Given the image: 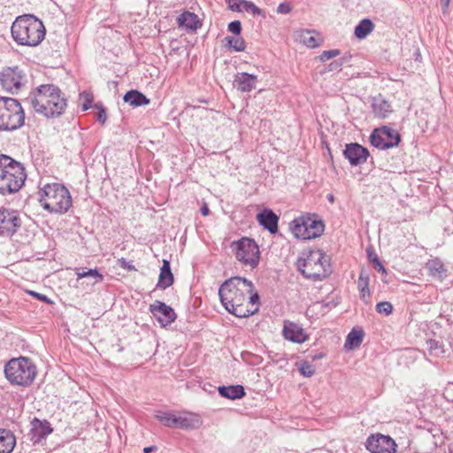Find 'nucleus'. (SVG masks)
<instances>
[{
	"label": "nucleus",
	"mask_w": 453,
	"mask_h": 453,
	"mask_svg": "<svg viewBox=\"0 0 453 453\" xmlns=\"http://www.w3.org/2000/svg\"><path fill=\"white\" fill-rule=\"evenodd\" d=\"M27 100L35 111L47 118L61 116L67 105L64 94L53 84L39 86Z\"/></svg>",
	"instance_id": "nucleus-2"
},
{
	"label": "nucleus",
	"mask_w": 453,
	"mask_h": 453,
	"mask_svg": "<svg viewBox=\"0 0 453 453\" xmlns=\"http://www.w3.org/2000/svg\"><path fill=\"white\" fill-rule=\"evenodd\" d=\"M449 2L450 0H441L443 12H447L449 5Z\"/></svg>",
	"instance_id": "nucleus-52"
},
{
	"label": "nucleus",
	"mask_w": 453,
	"mask_h": 453,
	"mask_svg": "<svg viewBox=\"0 0 453 453\" xmlns=\"http://www.w3.org/2000/svg\"><path fill=\"white\" fill-rule=\"evenodd\" d=\"M26 76L18 67L4 68L0 73V83L6 91L15 93L23 86Z\"/></svg>",
	"instance_id": "nucleus-12"
},
{
	"label": "nucleus",
	"mask_w": 453,
	"mask_h": 453,
	"mask_svg": "<svg viewBox=\"0 0 453 453\" xmlns=\"http://www.w3.org/2000/svg\"><path fill=\"white\" fill-rule=\"evenodd\" d=\"M200 425L199 417L196 414L175 415L174 427L180 429H194Z\"/></svg>",
	"instance_id": "nucleus-22"
},
{
	"label": "nucleus",
	"mask_w": 453,
	"mask_h": 453,
	"mask_svg": "<svg viewBox=\"0 0 453 453\" xmlns=\"http://www.w3.org/2000/svg\"><path fill=\"white\" fill-rule=\"evenodd\" d=\"M257 76L248 73H238L234 79L233 85L239 91L250 92L256 88Z\"/></svg>",
	"instance_id": "nucleus-19"
},
{
	"label": "nucleus",
	"mask_w": 453,
	"mask_h": 453,
	"mask_svg": "<svg viewBox=\"0 0 453 453\" xmlns=\"http://www.w3.org/2000/svg\"><path fill=\"white\" fill-rule=\"evenodd\" d=\"M95 108L98 110L97 112V121L101 124H104L107 119V115L104 108L102 105L95 104Z\"/></svg>",
	"instance_id": "nucleus-42"
},
{
	"label": "nucleus",
	"mask_w": 453,
	"mask_h": 453,
	"mask_svg": "<svg viewBox=\"0 0 453 453\" xmlns=\"http://www.w3.org/2000/svg\"><path fill=\"white\" fill-rule=\"evenodd\" d=\"M155 418L165 426L174 427L175 414L170 411H157Z\"/></svg>",
	"instance_id": "nucleus-34"
},
{
	"label": "nucleus",
	"mask_w": 453,
	"mask_h": 453,
	"mask_svg": "<svg viewBox=\"0 0 453 453\" xmlns=\"http://www.w3.org/2000/svg\"><path fill=\"white\" fill-rule=\"evenodd\" d=\"M150 311L164 327L171 325L177 318L173 309L161 301H155L150 304Z\"/></svg>",
	"instance_id": "nucleus-14"
},
{
	"label": "nucleus",
	"mask_w": 453,
	"mask_h": 453,
	"mask_svg": "<svg viewBox=\"0 0 453 453\" xmlns=\"http://www.w3.org/2000/svg\"><path fill=\"white\" fill-rule=\"evenodd\" d=\"M157 450L156 446H150L143 449V453H151Z\"/></svg>",
	"instance_id": "nucleus-53"
},
{
	"label": "nucleus",
	"mask_w": 453,
	"mask_h": 453,
	"mask_svg": "<svg viewBox=\"0 0 453 453\" xmlns=\"http://www.w3.org/2000/svg\"><path fill=\"white\" fill-rule=\"evenodd\" d=\"M365 333L362 329L353 328L347 335L344 347L349 349L358 348L364 338Z\"/></svg>",
	"instance_id": "nucleus-28"
},
{
	"label": "nucleus",
	"mask_w": 453,
	"mask_h": 453,
	"mask_svg": "<svg viewBox=\"0 0 453 453\" xmlns=\"http://www.w3.org/2000/svg\"><path fill=\"white\" fill-rule=\"evenodd\" d=\"M235 257L246 265L254 268L259 262V249L256 242L250 238H242L235 243Z\"/></svg>",
	"instance_id": "nucleus-10"
},
{
	"label": "nucleus",
	"mask_w": 453,
	"mask_h": 453,
	"mask_svg": "<svg viewBox=\"0 0 453 453\" xmlns=\"http://www.w3.org/2000/svg\"><path fill=\"white\" fill-rule=\"evenodd\" d=\"M74 271L77 275V280L92 278L94 279L92 282L93 285L103 280V275L100 274L96 269H88L86 271L83 268H75Z\"/></svg>",
	"instance_id": "nucleus-32"
},
{
	"label": "nucleus",
	"mask_w": 453,
	"mask_h": 453,
	"mask_svg": "<svg viewBox=\"0 0 453 453\" xmlns=\"http://www.w3.org/2000/svg\"><path fill=\"white\" fill-rule=\"evenodd\" d=\"M343 155L351 165H358L364 164L367 160L369 151L362 145L353 142L346 144Z\"/></svg>",
	"instance_id": "nucleus-16"
},
{
	"label": "nucleus",
	"mask_w": 453,
	"mask_h": 453,
	"mask_svg": "<svg viewBox=\"0 0 453 453\" xmlns=\"http://www.w3.org/2000/svg\"><path fill=\"white\" fill-rule=\"evenodd\" d=\"M257 220L271 234L278 232L279 217L270 209H265L257 215Z\"/></svg>",
	"instance_id": "nucleus-20"
},
{
	"label": "nucleus",
	"mask_w": 453,
	"mask_h": 453,
	"mask_svg": "<svg viewBox=\"0 0 453 453\" xmlns=\"http://www.w3.org/2000/svg\"><path fill=\"white\" fill-rule=\"evenodd\" d=\"M327 198H328V200H329V201H331V202H333V201H334V196H333V195H328Z\"/></svg>",
	"instance_id": "nucleus-54"
},
{
	"label": "nucleus",
	"mask_w": 453,
	"mask_h": 453,
	"mask_svg": "<svg viewBox=\"0 0 453 453\" xmlns=\"http://www.w3.org/2000/svg\"><path fill=\"white\" fill-rule=\"evenodd\" d=\"M173 283V275L171 271L170 263L167 260H163V265L160 269L159 279L157 287L161 289H165Z\"/></svg>",
	"instance_id": "nucleus-25"
},
{
	"label": "nucleus",
	"mask_w": 453,
	"mask_h": 453,
	"mask_svg": "<svg viewBox=\"0 0 453 453\" xmlns=\"http://www.w3.org/2000/svg\"><path fill=\"white\" fill-rule=\"evenodd\" d=\"M340 55V50H324L319 58L321 61H327L334 57H337Z\"/></svg>",
	"instance_id": "nucleus-41"
},
{
	"label": "nucleus",
	"mask_w": 453,
	"mask_h": 453,
	"mask_svg": "<svg viewBox=\"0 0 453 453\" xmlns=\"http://www.w3.org/2000/svg\"><path fill=\"white\" fill-rule=\"evenodd\" d=\"M241 4H242V11L250 12L254 15H260L262 13L261 9L256 6L252 2L242 0Z\"/></svg>",
	"instance_id": "nucleus-39"
},
{
	"label": "nucleus",
	"mask_w": 453,
	"mask_h": 453,
	"mask_svg": "<svg viewBox=\"0 0 453 453\" xmlns=\"http://www.w3.org/2000/svg\"><path fill=\"white\" fill-rule=\"evenodd\" d=\"M292 7L289 3H281L277 7V12L280 14H288L291 12Z\"/></svg>",
	"instance_id": "nucleus-44"
},
{
	"label": "nucleus",
	"mask_w": 453,
	"mask_h": 453,
	"mask_svg": "<svg viewBox=\"0 0 453 453\" xmlns=\"http://www.w3.org/2000/svg\"><path fill=\"white\" fill-rule=\"evenodd\" d=\"M284 338L295 343H303L308 340L303 328L297 323L285 321L282 330Z\"/></svg>",
	"instance_id": "nucleus-18"
},
{
	"label": "nucleus",
	"mask_w": 453,
	"mask_h": 453,
	"mask_svg": "<svg viewBox=\"0 0 453 453\" xmlns=\"http://www.w3.org/2000/svg\"><path fill=\"white\" fill-rule=\"evenodd\" d=\"M374 28V25L369 19H362L355 27V35L358 39H365Z\"/></svg>",
	"instance_id": "nucleus-31"
},
{
	"label": "nucleus",
	"mask_w": 453,
	"mask_h": 453,
	"mask_svg": "<svg viewBox=\"0 0 453 453\" xmlns=\"http://www.w3.org/2000/svg\"><path fill=\"white\" fill-rule=\"evenodd\" d=\"M303 256L297 260L296 265L305 278L321 280L331 273L329 261L322 250H310Z\"/></svg>",
	"instance_id": "nucleus-6"
},
{
	"label": "nucleus",
	"mask_w": 453,
	"mask_h": 453,
	"mask_svg": "<svg viewBox=\"0 0 453 453\" xmlns=\"http://www.w3.org/2000/svg\"><path fill=\"white\" fill-rule=\"evenodd\" d=\"M27 174L23 165L6 155H0V194L18 192L24 185Z\"/></svg>",
	"instance_id": "nucleus-4"
},
{
	"label": "nucleus",
	"mask_w": 453,
	"mask_h": 453,
	"mask_svg": "<svg viewBox=\"0 0 453 453\" xmlns=\"http://www.w3.org/2000/svg\"><path fill=\"white\" fill-rule=\"evenodd\" d=\"M372 146L386 150L397 146L400 142V134L394 129L383 127L376 129L370 136Z\"/></svg>",
	"instance_id": "nucleus-11"
},
{
	"label": "nucleus",
	"mask_w": 453,
	"mask_h": 453,
	"mask_svg": "<svg viewBox=\"0 0 453 453\" xmlns=\"http://www.w3.org/2000/svg\"><path fill=\"white\" fill-rule=\"evenodd\" d=\"M358 289L360 292V298L365 303H368V299L370 297V290H369V278L368 276L364 275V273H360L358 281H357Z\"/></svg>",
	"instance_id": "nucleus-33"
},
{
	"label": "nucleus",
	"mask_w": 453,
	"mask_h": 453,
	"mask_svg": "<svg viewBox=\"0 0 453 453\" xmlns=\"http://www.w3.org/2000/svg\"><path fill=\"white\" fill-rule=\"evenodd\" d=\"M376 311L386 316L393 312V305L389 302H380L376 304Z\"/></svg>",
	"instance_id": "nucleus-38"
},
{
	"label": "nucleus",
	"mask_w": 453,
	"mask_h": 453,
	"mask_svg": "<svg viewBox=\"0 0 453 453\" xmlns=\"http://www.w3.org/2000/svg\"><path fill=\"white\" fill-rule=\"evenodd\" d=\"M81 99L83 100L82 111H85L91 107V104L93 101V96L88 92L81 93Z\"/></svg>",
	"instance_id": "nucleus-40"
},
{
	"label": "nucleus",
	"mask_w": 453,
	"mask_h": 453,
	"mask_svg": "<svg viewBox=\"0 0 453 453\" xmlns=\"http://www.w3.org/2000/svg\"><path fill=\"white\" fill-rule=\"evenodd\" d=\"M218 390L222 397L232 400L240 399L245 395L244 388L241 385L221 386Z\"/></svg>",
	"instance_id": "nucleus-26"
},
{
	"label": "nucleus",
	"mask_w": 453,
	"mask_h": 453,
	"mask_svg": "<svg viewBox=\"0 0 453 453\" xmlns=\"http://www.w3.org/2000/svg\"><path fill=\"white\" fill-rule=\"evenodd\" d=\"M201 213L203 216H208L210 213L209 207L206 203H203V205L201 207Z\"/></svg>",
	"instance_id": "nucleus-51"
},
{
	"label": "nucleus",
	"mask_w": 453,
	"mask_h": 453,
	"mask_svg": "<svg viewBox=\"0 0 453 453\" xmlns=\"http://www.w3.org/2000/svg\"><path fill=\"white\" fill-rule=\"evenodd\" d=\"M31 426L32 427L29 435L30 440L35 444L40 443L53 431L50 422H48L47 420H40L37 418H35L31 421Z\"/></svg>",
	"instance_id": "nucleus-17"
},
{
	"label": "nucleus",
	"mask_w": 453,
	"mask_h": 453,
	"mask_svg": "<svg viewBox=\"0 0 453 453\" xmlns=\"http://www.w3.org/2000/svg\"><path fill=\"white\" fill-rule=\"evenodd\" d=\"M228 46L234 49L235 51H243L246 48L245 41L242 37H226Z\"/></svg>",
	"instance_id": "nucleus-35"
},
{
	"label": "nucleus",
	"mask_w": 453,
	"mask_h": 453,
	"mask_svg": "<svg viewBox=\"0 0 453 453\" xmlns=\"http://www.w3.org/2000/svg\"><path fill=\"white\" fill-rule=\"evenodd\" d=\"M25 113L20 103L12 97H0V131H14L24 125Z\"/></svg>",
	"instance_id": "nucleus-8"
},
{
	"label": "nucleus",
	"mask_w": 453,
	"mask_h": 453,
	"mask_svg": "<svg viewBox=\"0 0 453 453\" xmlns=\"http://www.w3.org/2000/svg\"><path fill=\"white\" fill-rule=\"evenodd\" d=\"M298 370L300 373L306 378H310L315 373L314 365H312L307 361L301 362L298 365Z\"/></svg>",
	"instance_id": "nucleus-37"
},
{
	"label": "nucleus",
	"mask_w": 453,
	"mask_h": 453,
	"mask_svg": "<svg viewBox=\"0 0 453 453\" xmlns=\"http://www.w3.org/2000/svg\"><path fill=\"white\" fill-rule=\"evenodd\" d=\"M372 263L374 264L375 268L377 270L385 272V267L383 266V265L381 264V262L380 261L376 255H374V259L372 260Z\"/></svg>",
	"instance_id": "nucleus-48"
},
{
	"label": "nucleus",
	"mask_w": 453,
	"mask_h": 453,
	"mask_svg": "<svg viewBox=\"0 0 453 453\" xmlns=\"http://www.w3.org/2000/svg\"><path fill=\"white\" fill-rule=\"evenodd\" d=\"M299 40L308 48H316L322 42V38L319 34L313 31L306 30L300 34Z\"/></svg>",
	"instance_id": "nucleus-29"
},
{
	"label": "nucleus",
	"mask_w": 453,
	"mask_h": 453,
	"mask_svg": "<svg viewBox=\"0 0 453 453\" xmlns=\"http://www.w3.org/2000/svg\"><path fill=\"white\" fill-rule=\"evenodd\" d=\"M429 274L434 278L442 280L446 277L447 269L439 258L431 259L426 263Z\"/></svg>",
	"instance_id": "nucleus-27"
},
{
	"label": "nucleus",
	"mask_w": 453,
	"mask_h": 453,
	"mask_svg": "<svg viewBox=\"0 0 453 453\" xmlns=\"http://www.w3.org/2000/svg\"><path fill=\"white\" fill-rule=\"evenodd\" d=\"M225 309L238 318H246L258 310L259 296L253 283L242 277L226 280L219 289Z\"/></svg>",
	"instance_id": "nucleus-1"
},
{
	"label": "nucleus",
	"mask_w": 453,
	"mask_h": 453,
	"mask_svg": "<svg viewBox=\"0 0 453 453\" xmlns=\"http://www.w3.org/2000/svg\"><path fill=\"white\" fill-rule=\"evenodd\" d=\"M16 445L14 434L8 429H0V453H12Z\"/></svg>",
	"instance_id": "nucleus-23"
},
{
	"label": "nucleus",
	"mask_w": 453,
	"mask_h": 453,
	"mask_svg": "<svg viewBox=\"0 0 453 453\" xmlns=\"http://www.w3.org/2000/svg\"><path fill=\"white\" fill-rule=\"evenodd\" d=\"M11 31L18 44L29 47L39 45L46 34L42 20L32 14L19 16L12 23Z\"/></svg>",
	"instance_id": "nucleus-3"
},
{
	"label": "nucleus",
	"mask_w": 453,
	"mask_h": 453,
	"mask_svg": "<svg viewBox=\"0 0 453 453\" xmlns=\"http://www.w3.org/2000/svg\"><path fill=\"white\" fill-rule=\"evenodd\" d=\"M228 30L236 35H240L242 31L241 22L239 20H234L230 22L228 24Z\"/></svg>",
	"instance_id": "nucleus-43"
},
{
	"label": "nucleus",
	"mask_w": 453,
	"mask_h": 453,
	"mask_svg": "<svg viewBox=\"0 0 453 453\" xmlns=\"http://www.w3.org/2000/svg\"><path fill=\"white\" fill-rule=\"evenodd\" d=\"M350 59H351V55L350 54H345L341 58H339V60H340V62L342 63V65L344 64H346V63H349L350 61Z\"/></svg>",
	"instance_id": "nucleus-50"
},
{
	"label": "nucleus",
	"mask_w": 453,
	"mask_h": 453,
	"mask_svg": "<svg viewBox=\"0 0 453 453\" xmlns=\"http://www.w3.org/2000/svg\"><path fill=\"white\" fill-rule=\"evenodd\" d=\"M124 101L132 106L146 105L150 100L141 92L137 90H131L124 96Z\"/></svg>",
	"instance_id": "nucleus-30"
},
{
	"label": "nucleus",
	"mask_w": 453,
	"mask_h": 453,
	"mask_svg": "<svg viewBox=\"0 0 453 453\" xmlns=\"http://www.w3.org/2000/svg\"><path fill=\"white\" fill-rule=\"evenodd\" d=\"M41 205L51 213H65L72 205V197L68 189L62 184L45 185L40 191Z\"/></svg>",
	"instance_id": "nucleus-5"
},
{
	"label": "nucleus",
	"mask_w": 453,
	"mask_h": 453,
	"mask_svg": "<svg viewBox=\"0 0 453 453\" xmlns=\"http://www.w3.org/2000/svg\"><path fill=\"white\" fill-rule=\"evenodd\" d=\"M4 374L12 385L28 387L37 374L36 365L28 357L11 359L4 366Z\"/></svg>",
	"instance_id": "nucleus-7"
},
{
	"label": "nucleus",
	"mask_w": 453,
	"mask_h": 453,
	"mask_svg": "<svg viewBox=\"0 0 453 453\" xmlns=\"http://www.w3.org/2000/svg\"><path fill=\"white\" fill-rule=\"evenodd\" d=\"M372 112L379 119H386L392 112L390 104L381 96L374 97L372 104Z\"/></svg>",
	"instance_id": "nucleus-21"
},
{
	"label": "nucleus",
	"mask_w": 453,
	"mask_h": 453,
	"mask_svg": "<svg viewBox=\"0 0 453 453\" xmlns=\"http://www.w3.org/2000/svg\"><path fill=\"white\" fill-rule=\"evenodd\" d=\"M342 66V65L339 59L334 60L329 65V71L340 70Z\"/></svg>",
	"instance_id": "nucleus-47"
},
{
	"label": "nucleus",
	"mask_w": 453,
	"mask_h": 453,
	"mask_svg": "<svg viewBox=\"0 0 453 453\" xmlns=\"http://www.w3.org/2000/svg\"><path fill=\"white\" fill-rule=\"evenodd\" d=\"M177 22L180 27H184L187 29L196 31L199 28L202 24L198 19V16L190 12H184L177 18Z\"/></svg>",
	"instance_id": "nucleus-24"
},
{
	"label": "nucleus",
	"mask_w": 453,
	"mask_h": 453,
	"mask_svg": "<svg viewBox=\"0 0 453 453\" xmlns=\"http://www.w3.org/2000/svg\"><path fill=\"white\" fill-rule=\"evenodd\" d=\"M119 265L121 268L126 269L127 271H134L135 267L132 265L131 262L127 261L125 258H121L119 260Z\"/></svg>",
	"instance_id": "nucleus-46"
},
{
	"label": "nucleus",
	"mask_w": 453,
	"mask_h": 453,
	"mask_svg": "<svg viewBox=\"0 0 453 453\" xmlns=\"http://www.w3.org/2000/svg\"><path fill=\"white\" fill-rule=\"evenodd\" d=\"M426 344L432 356L440 357L445 352L443 346L436 340H429L426 342Z\"/></svg>",
	"instance_id": "nucleus-36"
},
{
	"label": "nucleus",
	"mask_w": 453,
	"mask_h": 453,
	"mask_svg": "<svg viewBox=\"0 0 453 453\" xmlns=\"http://www.w3.org/2000/svg\"><path fill=\"white\" fill-rule=\"evenodd\" d=\"M290 230L296 238L309 240L322 234L324 224L311 218H298L290 223Z\"/></svg>",
	"instance_id": "nucleus-9"
},
{
	"label": "nucleus",
	"mask_w": 453,
	"mask_h": 453,
	"mask_svg": "<svg viewBox=\"0 0 453 453\" xmlns=\"http://www.w3.org/2000/svg\"><path fill=\"white\" fill-rule=\"evenodd\" d=\"M395 447L391 437L382 434L372 435L366 441V449L371 453H395Z\"/></svg>",
	"instance_id": "nucleus-13"
},
{
	"label": "nucleus",
	"mask_w": 453,
	"mask_h": 453,
	"mask_svg": "<svg viewBox=\"0 0 453 453\" xmlns=\"http://www.w3.org/2000/svg\"><path fill=\"white\" fill-rule=\"evenodd\" d=\"M241 2H242V0H229L230 9L234 12H241L242 8Z\"/></svg>",
	"instance_id": "nucleus-45"
},
{
	"label": "nucleus",
	"mask_w": 453,
	"mask_h": 453,
	"mask_svg": "<svg viewBox=\"0 0 453 453\" xmlns=\"http://www.w3.org/2000/svg\"><path fill=\"white\" fill-rule=\"evenodd\" d=\"M29 294L31 296L36 297L39 300H42V301L49 303V300H48V298H47V296L45 295H42V294H40V293H36L35 291H29Z\"/></svg>",
	"instance_id": "nucleus-49"
},
{
	"label": "nucleus",
	"mask_w": 453,
	"mask_h": 453,
	"mask_svg": "<svg viewBox=\"0 0 453 453\" xmlns=\"http://www.w3.org/2000/svg\"><path fill=\"white\" fill-rule=\"evenodd\" d=\"M369 257H370L371 261L372 262V260L374 259V256H372V254L369 253Z\"/></svg>",
	"instance_id": "nucleus-55"
},
{
	"label": "nucleus",
	"mask_w": 453,
	"mask_h": 453,
	"mask_svg": "<svg viewBox=\"0 0 453 453\" xmlns=\"http://www.w3.org/2000/svg\"><path fill=\"white\" fill-rule=\"evenodd\" d=\"M20 219L15 211L0 210V235H12L20 226Z\"/></svg>",
	"instance_id": "nucleus-15"
}]
</instances>
